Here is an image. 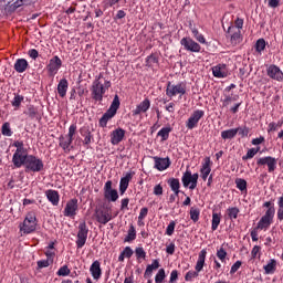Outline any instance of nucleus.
I'll return each instance as SVG.
<instances>
[{"label": "nucleus", "instance_id": "obj_20", "mask_svg": "<svg viewBox=\"0 0 283 283\" xmlns=\"http://www.w3.org/2000/svg\"><path fill=\"white\" fill-rule=\"evenodd\" d=\"M212 74L214 78H227V76H229V70H227V64H218L213 66Z\"/></svg>", "mask_w": 283, "mask_h": 283}, {"label": "nucleus", "instance_id": "obj_25", "mask_svg": "<svg viewBox=\"0 0 283 283\" xmlns=\"http://www.w3.org/2000/svg\"><path fill=\"white\" fill-rule=\"evenodd\" d=\"M80 135L84 138L83 145H85L86 147L87 145H91V143L94 140V135H92L88 126L81 127Z\"/></svg>", "mask_w": 283, "mask_h": 283}, {"label": "nucleus", "instance_id": "obj_12", "mask_svg": "<svg viewBox=\"0 0 283 283\" xmlns=\"http://www.w3.org/2000/svg\"><path fill=\"white\" fill-rule=\"evenodd\" d=\"M76 213H78V199L73 198L66 202L63 216L65 218H76Z\"/></svg>", "mask_w": 283, "mask_h": 283}, {"label": "nucleus", "instance_id": "obj_45", "mask_svg": "<svg viewBox=\"0 0 283 283\" xmlns=\"http://www.w3.org/2000/svg\"><path fill=\"white\" fill-rule=\"evenodd\" d=\"M1 134L2 136H8V137L12 136L13 132H12V128L10 127L9 122H6L2 124Z\"/></svg>", "mask_w": 283, "mask_h": 283}, {"label": "nucleus", "instance_id": "obj_30", "mask_svg": "<svg viewBox=\"0 0 283 283\" xmlns=\"http://www.w3.org/2000/svg\"><path fill=\"white\" fill-rule=\"evenodd\" d=\"M30 67V63H28V60L25 59H18L15 60V63L13 65V69L18 74H23Z\"/></svg>", "mask_w": 283, "mask_h": 283}, {"label": "nucleus", "instance_id": "obj_53", "mask_svg": "<svg viewBox=\"0 0 283 283\" xmlns=\"http://www.w3.org/2000/svg\"><path fill=\"white\" fill-rule=\"evenodd\" d=\"M283 125V120H279L277 123L275 122H272L269 124L268 126V132L271 133V132H277V129H280V127H282Z\"/></svg>", "mask_w": 283, "mask_h": 283}, {"label": "nucleus", "instance_id": "obj_32", "mask_svg": "<svg viewBox=\"0 0 283 283\" xmlns=\"http://www.w3.org/2000/svg\"><path fill=\"white\" fill-rule=\"evenodd\" d=\"M190 30L192 32L193 39H196L198 43H201V45H207V39H205V35L200 33L196 27L190 25Z\"/></svg>", "mask_w": 283, "mask_h": 283}, {"label": "nucleus", "instance_id": "obj_28", "mask_svg": "<svg viewBox=\"0 0 283 283\" xmlns=\"http://www.w3.org/2000/svg\"><path fill=\"white\" fill-rule=\"evenodd\" d=\"M157 269H160V261H158V259H155L153 263L148 264L145 270V273H144L145 280H149L151 275H154V271H156Z\"/></svg>", "mask_w": 283, "mask_h": 283}, {"label": "nucleus", "instance_id": "obj_19", "mask_svg": "<svg viewBox=\"0 0 283 283\" xmlns=\"http://www.w3.org/2000/svg\"><path fill=\"white\" fill-rule=\"evenodd\" d=\"M149 107H151V101H149V98H145L133 111V116H140V114L149 112Z\"/></svg>", "mask_w": 283, "mask_h": 283}, {"label": "nucleus", "instance_id": "obj_44", "mask_svg": "<svg viewBox=\"0 0 283 283\" xmlns=\"http://www.w3.org/2000/svg\"><path fill=\"white\" fill-rule=\"evenodd\" d=\"M190 220H192V222H198V220H200V209L199 208H196V207L190 208Z\"/></svg>", "mask_w": 283, "mask_h": 283}, {"label": "nucleus", "instance_id": "obj_55", "mask_svg": "<svg viewBox=\"0 0 283 283\" xmlns=\"http://www.w3.org/2000/svg\"><path fill=\"white\" fill-rule=\"evenodd\" d=\"M235 185H237V189H239V191H247V181L244 179L237 178Z\"/></svg>", "mask_w": 283, "mask_h": 283}, {"label": "nucleus", "instance_id": "obj_17", "mask_svg": "<svg viewBox=\"0 0 283 283\" xmlns=\"http://www.w3.org/2000/svg\"><path fill=\"white\" fill-rule=\"evenodd\" d=\"M153 160L155 163V169H157V171H165L166 169H169V167H171V159H169V157H158L155 156L153 157Z\"/></svg>", "mask_w": 283, "mask_h": 283}, {"label": "nucleus", "instance_id": "obj_42", "mask_svg": "<svg viewBox=\"0 0 283 283\" xmlns=\"http://www.w3.org/2000/svg\"><path fill=\"white\" fill-rule=\"evenodd\" d=\"M23 101H25V97L23 95L14 93V97L11 101V105H12V107H15L17 109H19V107H21V103Z\"/></svg>", "mask_w": 283, "mask_h": 283}, {"label": "nucleus", "instance_id": "obj_24", "mask_svg": "<svg viewBox=\"0 0 283 283\" xmlns=\"http://www.w3.org/2000/svg\"><path fill=\"white\" fill-rule=\"evenodd\" d=\"M67 90H70V82L67 78L63 77L57 83V94L60 98H65V96H67Z\"/></svg>", "mask_w": 283, "mask_h": 283}, {"label": "nucleus", "instance_id": "obj_16", "mask_svg": "<svg viewBox=\"0 0 283 283\" xmlns=\"http://www.w3.org/2000/svg\"><path fill=\"white\" fill-rule=\"evenodd\" d=\"M205 116V111L197 109L190 115L188 120L186 122L187 129H196L198 127V123H200V118Z\"/></svg>", "mask_w": 283, "mask_h": 283}, {"label": "nucleus", "instance_id": "obj_40", "mask_svg": "<svg viewBox=\"0 0 283 283\" xmlns=\"http://www.w3.org/2000/svg\"><path fill=\"white\" fill-rule=\"evenodd\" d=\"M254 50L258 54H262L266 50V41L262 38L259 39L254 45Z\"/></svg>", "mask_w": 283, "mask_h": 283}, {"label": "nucleus", "instance_id": "obj_62", "mask_svg": "<svg viewBox=\"0 0 283 283\" xmlns=\"http://www.w3.org/2000/svg\"><path fill=\"white\" fill-rule=\"evenodd\" d=\"M191 178H192V185L189 186V189L193 190L196 189V187H198V178H199L198 172L191 175Z\"/></svg>", "mask_w": 283, "mask_h": 283}, {"label": "nucleus", "instance_id": "obj_27", "mask_svg": "<svg viewBox=\"0 0 283 283\" xmlns=\"http://www.w3.org/2000/svg\"><path fill=\"white\" fill-rule=\"evenodd\" d=\"M90 273L93 280H101V275H103V270H101V262L94 261L90 268Z\"/></svg>", "mask_w": 283, "mask_h": 283}, {"label": "nucleus", "instance_id": "obj_15", "mask_svg": "<svg viewBox=\"0 0 283 283\" xmlns=\"http://www.w3.org/2000/svg\"><path fill=\"white\" fill-rule=\"evenodd\" d=\"M62 65L63 61H61V57H59V55H54L46 65V70L50 76H55V74H59V71L61 70Z\"/></svg>", "mask_w": 283, "mask_h": 283}, {"label": "nucleus", "instance_id": "obj_50", "mask_svg": "<svg viewBox=\"0 0 283 283\" xmlns=\"http://www.w3.org/2000/svg\"><path fill=\"white\" fill-rule=\"evenodd\" d=\"M237 134H239V136H241V138H247V136H249V133L251 132V128H249L248 126H241L235 128Z\"/></svg>", "mask_w": 283, "mask_h": 283}, {"label": "nucleus", "instance_id": "obj_7", "mask_svg": "<svg viewBox=\"0 0 283 283\" xmlns=\"http://www.w3.org/2000/svg\"><path fill=\"white\" fill-rule=\"evenodd\" d=\"M94 218L99 224H107V222L114 220L112 212L101 206L95 208Z\"/></svg>", "mask_w": 283, "mask_h": 283}, {"label": "nucleus", "instance_id": "obj_10", "mask_svg": "<svg viewBox=\"0 0 283 283\" xmlns=\"http://www.w3.org/2000/svg\"><path fill=\"white\" fill-rule=\"evenodd\" d=\"M87 233H90V228H87V223L82 222L78 224L77 240L76 247L77 249H83L85 247V242H87Z\"/></svg>", "mask_w": 283, "mask_h": 283}, {"label": "nucleus", "instance_id": "obj_64", "mask_svg": "<svg viewBox=\"0 0 283 283\" xmlns=\"http://www.w3.org/2000/svg\"><path fill=\"white\" fill-rule=\"evenodd\" d=\"M277 212H276V218L280 222L283 221V206H277Z\"/></svg>", "mask_w": 283, "mask_h": 283}, {"label": "nucleus", "instance_id": "obj_11", "mask_svg": "<svg viewBox=\"0 0 283 283\" xmlns=\"http://www.w3.org/2000/svg\"><path fill=\"white\" fill-rule=\"evenodd\" d=\"M29 158H30V154H28V150L14 153L12 156L13 167L15 169H21V167H25Z\"/></svg>", "mask_w": 283, "mask_h": 283}, {"label": "nucleus", "instance_id": "obj_52", "mask_svg": "<svg viewBox=\"0 0 283 283\" xmlns=\"http://www.w3.org/2000/svg\"><path fill=\"white\" fill-rule=\"evenodd\" d=\"M165 277H167V274L165 273V269H159L155 276V282L163 283L165 282Z\"/></svg>", "mask_w": 283, "mask_h": 283}, {"label": "nucleus", "instance_id": "obj_49", "mask_svg": "<svg viewBox=\"0 0 283 283\" xmlns=\"http://www.w3.org/2000/svg\"><path fill=\"white\" fill-rule=\"evenodd\" d=\"M70 273H72V270H70L67 265H63L57 270L56 275H59V277H67Z\"/></svg>", "mask_w": 283, "mask_h": 283}, {"label": "nucleus", "instance_id": "obj_4", "mask_svg": "<svg viewBox=\"0 0 283 283\" xmlns=\"http://www.w3.org/2000/svg\"><path fill=\"white\" fill-rule=\"evenodd\" d=\"M45 169V164L43 159L29 155V159L27 160V165L24 166V170L27 174H39Z\"/></svg>", "mask_w": 283, "mask_h": 283}, {"label": "nucleus", "instance_id": "obj_43", "mask_svg": "<svg viewBox=\"0 0 283 283\" xmlns=\"http://www.w3.org/2000/svg\"><path fill=\"white\" fill-rule=\"evenodd\" d=\"M243 25H244V20L238 18V19L234 21V27H229V28H228V34H231V30H240V32H242Z\"/></svg>", "mask_w": 283, "mask_h": 283}, {"label": "nucleus", "instance_id": "obj_59", "mask_svg": "<svg viewBox=\"0 0 283 283\" xmlns=\"http://www.w3.org/2000/svg\"><path fill=\"white\" fill-rule=\"evenodd\" d=\"M217 258H219L221 262H224V260H227V250L224 248L217 250Z\"/></svg>", "mask_w": 283, "mask_h": 283}, {"label": "nucleus", "instance_id": "obj_6", "mask_svg": "<svg viewBox=\"0 0 283 283\" xmlns=\"http://www.w3.org/2000/svg\"><path fill=\"white\" fill-rule=\"evenodd\" d=\"M178 94H180V96L187 94V84L181 82L176 85L171 84V82H167L166 95L169 98H174V96H178Z\"/></svg>", "mask_w": 283, "mask_h": 283}, {"label": "nucleus", "instance_id": "obj_46", "mask_svg": "<svg viewBox=\"0 0 283 283\" xmlns=\"http://www.w3.org/2000/svg\"><path fill=\"white\" fill-rule=\"evenodd\" d=\"M146 65L147 67H154V65H158V57L156 54H150L146 57Z\"/></svg>", "mask_w": 283, "mask_h": 283}, {"label": "nucleus", "instance_id": "obj_23", "mask_svg": "<svg viewBox=\"0 0 283 283\" xmlns=\"http://www.w3.org/2000/svg\"><path fill=\"white\" fill-rule=\"evenodd\" d=\"M45 197L53 207H59V202H61V195H59L56 190L54 189L46 190Z\"/></svg>", "mask_w": 283, "mask_h": 283}, {"label": "nucleus", "instance_id": "obj_9", "mask_svg": "<svg viewBox=\"0 0 283 283\" xmlns=\"http://www.w3.org/2000/svg\"><path fill=\"white\" fill-rule=\"evenodd\" d=\"M180 45H182L184 50L187 52H192L195 54L202 51V46L191 38H182L180 40Z\"/></svg>", "mask_w": 283, "mask_h": 283}, {"label": "nucleus", "instance_id": "obj_2", "mask_svg": "<svg viewBox=\"0 0 283 283\" xmlns=\"http://www.w3.org/2000/svg\"><path fill=\"white\" fill-rule=\"evenodd\" d=\"M207 262V250L202 249L199 252L197 263L195 265V271L190 270L186 273L185 280L186 282H193L198 275H200V272H202V269H205V264Z\"/></svg>", "mask_w": 283, "mask_h": 283}, {"label": "nucleus", "instance_id": "obj_38", "mask_svg": "<svg viewBox=\"0 0 283 283\" xmlns=\"http://www.w3.org/2000/svg\"><path fill=\"white\" fill-rule=\"evenodd\" d=\"M169 134H171V127H163L157 136L161 137V143H165V140H169Z\"/></svg>", "mask_w": 283, "mask_h": 283}, {"label": "nucleus", "instance_id": "obj_33", "mask_svg": "<svg viewBox=\"0 0 283 283\" xmlns=\"http://www.w3.org/2000/svg\"><path fill=\"white\" fill-rule=\"evenodd\" d=\"M263 269L265 271V275H272V273H275V269H277V261L275 259H271Z\"/></svg>", "mask_w": 283, "mask_h": 283}, {"label": "nucleus", "instance_id": "obj_37", "mask_svg": "<svg viewBox=\"0 0 283 283\" xmlns=\"http://www.w3.org/2000/svg\"><path fill=\"white\" fill-rule=\"evenodd\" d=\"M134 240H136V228L134 227V224H130L124 242H134Z\"/></svg>", "mask_w": 283, "mask_h": 283}, {"label": "nucleus", "instance_id": "obj_21", "mask_svg": "<svg viewBox=\"0 0 283 283\" xmlns=\"http://www.w3.org/2000/svg\"><path fill=\"white\" fill-rule=\"evenodd\" d=\"M59 140H60L59 145L65 154H70V151H72V149H74V146H72V143H74V139L67 137V135L60 136Z\"/></svg>", "mask_w": 283, "mask_h": 283}, {"label": "nucleus", "instance_id": "obj_29", "mask_svg": "<svg viewBox=\"0 0 283 283\" xmlns=\"http://www.w3.org/2000/svg\"><path fill=\"white\" fill-rule=\"evenodd\" d=\"M135 172H127L125 177H123L119 181V191L120 193H125L129 187V181L134 178Z\"/></svg>", "mask_w": 283, "mask_h": 283}, {"label": "nucleus", "instance_id": "obj_56", "mask_svg": "<svg viewBox=\"0 0 283 283\" xmlns=\"http://www.w3.org/2000/svg\"><path fill=\"white\" fill-rule=\"evenodd\" d=\"M13 147L17 148L15 153L28 151V148H25V145L21 140H15Z\"/></svg>", "mask_w": 283, "mask_h": 283}, {"label": "nucleus", "instance_id": "obj_57", "mask_svg": "<svg viewBox=\"0 0 283 283\" xmlns=\"http://www.w3.org/2000/svg\"><path fill=\"white\" fill-rule=\"evenodd\" d=\"M239 96L231 97L230 95H226L222 99V107H229L232 101H238Z\"/></svg>", "mask_w": 283, "mask_h": 283}, {"label": "nucleus", "instance_id": "obj_35", "mask_svg": "<svg viewBox=\"0 0 283 283\" xmlns=\"http://www.w3.org/2000/svg\"><path fill=\"white\" fill-rule=\"evenodd\" d=\"M182 186L187 189L193 185V179L191 177V170H186L181 177Z\"/></svg>", "mask_w": 283, "mask_h": 283}, {"label": "nucleus", "instance_id": "obj_22", "mask_svg": "<svg viewBox=\"0 0 283 283\" xmlns=\"http://www.w3.org/2000/svg\"><path fill=\"white\" fill-rule=\"evenodd\" d=\"M123 138H125V129L120 127L111 133V143L113 145H120V143H123Z\"/></svg>", "mask_w": 283, "mask_h": 283}, {"label": "nucleus", "instance_id": "obj_31", "mask_svg": "<svg viewBox=\"0 0 283 283\" xmlns=\"http://www.w3.org/2000/svg\"><path fill=\"white\" fill-rule=\"evenodd\" d=\"M232 34L230 35L231 45H240L242 43V31L240 29L231 30Z\"/></svg>", "mask_w": 283, "mask_h": 283}, {"label": "nucleus", "instance_id": "obj_13", "mask_svg": "<svg viewBox=\"0 0 283 283\" xmlns=\"http://www.w3.org/2000/svg\"><path fill=\"white\" fill-rule=\"evenodd\" d=\"M275 214H271V212H265L264 216L261 217L256 224V229L259 231H269L271 229V224H273V219Z\"/></svg>", "mask_w": 283, "mask_h": 283}, {"label": "nucleus", "instance_id": "obj_36", "mask_svg": "<svg viewBox=\"0 0 283 283\" xmlns=\"http://www.w3.org/2000/svg\"><path fill=\"white\" fill-rule=\"evenodd\" d=\"M235 136H238V130L235 128L221 132V138L223 140H232V138H235Z\"/></svg>", "mask_w": 283, "mask_h": 283}, {"label": "nucleus", "instance_id": "obj_54", "mask_svg": "<svg viewBox=\"0 0 283 283\" xmlns=\"http://www.w3.org/2000/svg\"><path fill=\"white\" fill-rule=\"evenodd\" d=\"M135 255L137 260H145V258H147V252H145L143 247H139L135 249Z\"/></svg>", "mask_w": 283, "mask_h": 283}, {"label": "nucleus", "instance_id": "obj_18", "mask_svg": "<svg viewBox=\"0 0 283 283\" xmlns=\"http://www.w3.org/2000/svg\"><path fill=\"white\" fill-rule=\"evenodd\" d=\"M268 76L272 78L273 81H279V83H282L283 81V72L279 69L277 65L271 64L268 70Z\"/></svg>", "mask_w": 283, "mask_h": 283}, {"label": "nucleus", "instance_id": "obj_5", "mask_svg": "<svg viewBox=\"0 0 283 283\" xmlns=\"http://www.w3.org/2000/svg\"><path fill=\"white\" fill-rule=\"evenodd\" d=\"M20 231L25 234L33 233L36 231V214L34 212H29L24 218L23 223L20 226Z\"/></svg>", "mask_w": 283, "mask_h": 283}, {"label": "nucleus", "instance_id": "obj_47", "mask_svg": "<svg viewBox=\"0 0 283 283\" xmlns=\"http://www.w3.org/2000/svg\"><path fill=\"white\" fill-rule=\"evenodd\" d=\"M260 151V147L250 148L248 153L242 157V160H251V158H255V155Z\"/></svg>", "mask_w": 283, "mask_h": 283}, {"label": "nucleus", "instance_id": "obj_1", "mask_svg": "<svg viewBox=\"0 0 283 283\" xmlns=\"http://www.w3.org/2000/svg\"><path fill=\"white\" fill-rule=\"evenodd\" d=\"M112 87V81L105 78L103 73H99L98 76L93 81L91 87V96L95 103H103V96L105 92Z\"/></svg>", "mask_w": 283, "mask_h": 283}, {"label": "nucleus", "instance_id": "obj_3", "mask_svg": "<svg viewBox=\"0 0 283 283\" xmlns=\"http://www.w3.org/2000/svg\"><path fill=\"white\" fill-rule=\"evenodd\" d=\"M120 108V97L116 94L113 98V102L109 106V108L103 114V116L99 118L98 125L99 127H107V123L116 116V113Z\"/></svg>", "mask_w": 283, "mask_h": 283}, {"label": "nucleus", "instance_id": "obj_14", "mask_svg": "<svg viewBox=\"0 0 283 283\" xmlns=\"http://www.w3.org/2000/svg\"><path fill=\"white\" fill-rule=\"evenodd\" d=\"M112 180H108L104 185V198L108 202H116L118 200V190L112 188Z\"/></svg>", "mask_w": 283, "mask_h": 283}, {"label": "nucleus", "instance_id": "obj_61", "mask_svg": "<svg viewBox=\"0 0 283 283\" xmlns=\"http://www.w3.org/2000/svg\"><path fill=\"white\" fill-rule=\"evenodd\" d=\"M240 266H242V261H237L230 270V275H234V273H238V271L240 270Z\"/></svg>", "mask_w": 283, "mask_h": 283}, {"label": "nucleus", "instance_id": "obj_41", "mask_svg": "<svg viewBox=\"0 0 283 283\" xmlns=\"http://www.w3.org/2000/svg\"><path fill=\"white\" fill-rule=\"evenodd\" d=\"M24 114H27V116H29V118L31 119L39 118V109L34 107V105L28 106L27 112H24Z\"/></svg>", "mask_w": 283, "mask_h": 283}, {"label": "nucleus", "instance_id": "obj_60", "mask_svg": "<svg viewBox=\"0 0 283 283\" xmlns=\"http://www.w3.org/2000/svg\"><path fill=\"white\" fill-rule=\"evenodd\" d=\"M76 129H77V126L76 124H72L70 127H69V133H67V138H71L74 140V136L76 135Z\"/></svg>", "mask_w": 283, "mask_h": 283}, {"label": "nucleus", "instance_id": "obj_48", "mask_svg": "<svg viewBox=\"0 0 283 283\" xmlns=\"http://www.w3.org/2000/svg\"><path fill=\"white\" fill-rule=\"evenodd\" d=\"M220 220H221V217L219 213H212V224H211L212 231H218V227H220Z\"/></svg>", "mask_w": 283, "mask_h": 283}, {"label": "nucleus", "instance_id": "obj_39", "mask_svg": "<svg viewBox=\"0 0 283 283\" xmlns=\"http://www.w3.org/2000/svg\"><path fill=\"white\" fill-rule=\"evenodd\" d=\"M240 209L238 207H231L227 209V216L229 220H238Z\"/></svg>", "mask_w": 283, "mask_h": 283}, {"label": "nucleus", "instance_id": "obj_63", "mask_svg": "<svg viewBox=\"0 0 283 283\" xmlns=\"http://www.w3.org/2000/svg\"><path fill=\"white\" fill-rule=\"evenodd\" d=\"M122 253L124 254V258H132V255H134V250H132L130 247H126Z\"/></svg>", "mask_w": 283, "mask_h": 283}, {"label": "nucleus", "instance_id": "obj_8", "mask_svg": "<svg viewBox=\"0 0 283 283\" xmlns=\"http://www.w3.org/2000/svg\"><path fill=\"white\" fill-rule=\"evenodd\" d=\"M256 165L258 167H268L269 174H273L277 169V158L271 156L260 157L256 160Z\"/></svg>", "mask_w": 283, "mask_h": 283}, {"label": "nucleus", "instance_id": "obj_26", "mask_svg": "<svg viewBox=\"0 0 283 283\" xmlns=\"http://www.w3.org/2000/svg\"><path fill=\"white\" fill-rule=\"evenodd\" d=\"M200 172H201L202 180L207 181V178H209V174H211V158L210 157H206L203 159Z\"/></svg>", "mask_w": 283, "mask_h": 283}, {"label": "nucleus", "instance_id": "obj_34", "mask_svg": "<svg viewBox=\"0 0 283 283\" xmlns=\"http://www.w3.org/2000/svg\"><path fill=\"white\" fill-rule=\"evenodd\" d=\"M168 185H169L171 191H174V193H176V196H178L180 193V179L170 178V179H168Z\"/></svg>", "mask_w": 283, "mask_h": 283}, {"label": "nucleus", "instance_id": "obj_51", "mask_svg": "<svg viewBox=\"0 0 283 283\" xmlns=\"http://www.w3.org/2000/svg\"><path fill=\"white\" fill-rule=\"evenodd\" d=\"M263 208L266 209L265 213L275 214V203L273 201H265Z\"/></svg>", "mask_w": 283, "mask_h": 283}, {"label": "nucleus", "instance_id": "obj_58", "mask_svg": "<svg viewBox=\"0 0 283 283\" xmlns=\"http://www.w3.org/2000/svg\"><path fill=\"white\" fill-rule=\"evenodd\" d=\"M174 231H176V221H170L166 228V235H174Z\"/></svg>", "mask_w": 283, "mask_h": 283}]
</instances>
